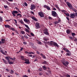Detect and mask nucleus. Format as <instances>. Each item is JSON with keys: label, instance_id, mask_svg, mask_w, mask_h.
I'll use <instances>...</instances> for the list:
<instances>
[{"label": "nucleus", "instance_id": "obj_58", "mask_svg": "<svg viewBox=\"0 0 77 77\" xmlns=\"http://www.w3.org/2000/svg\"><path fill=\"white\" fill-rule=\"evenodd\" d=\"M53 11H56V9L55 8H54L53 9H52Z\"/></svg>", "mask_w": 77, "mask_h": 77}, {"label": "nucleus", "instance_id": "obj_33", "mask_svg": "<svg viewBox=\"0 0 77 77\" xmlns=\"http://www.w3.org/2000/svg\"><path fill=\"white\" fill-rule=\"evenodd\" d=\"M44 32H48V29H45L44 30Z\"/></svg>", "mask_w": 77, "mask_h": 77}, {"label": "nucleus", "instance_id": "obj_50", "mask_svg": "<svg viewBox=\"0 0 77 77\" xmlns=\"http://www.w3.org/2000/svg\"><path fill=\"white\" fill-rule=\"evenodd\" d=\"M24 5L26 6H27V4L26 2H24Z\"/></svg>", "mask_w": 77, "mask_h": 77}, {"label": "nucleus", "instance_id": "obj_1", "mask_svg": "<svg viewBox=\"0 0 77 77\" xmlns=\"http://www.w3.org/2000/svg\"><path fill=\"white\" fill-rule=\"evenodd\" d=\"M48 44L49 45H51L52 47H54V46H56V47H59V45H58L57 43L52 41H51L50 42H48Z\"/></svg>", "mask_w": 77, "mask_h": 77}, {"label": "nucleus", "instance_id": "obj_2", "mask_svg": "<svg viewBox=\"0 0 77 77\" xmlns=\"http://www.w3.org/2000/svg\"><path fill=\"white\" fill-rule=\"evenodd\" d=\"M51 12V15L52 16H53V17H58L57 14L56 12L55 11H52Z\"/></svg>", "mask_w": 77, "mask_h": 77}, {"label": "nucleus", "instance_id": "obj_43", "mask_svg": "<svg viewBox=\"0 0 77 77\" xmlns=\"http://www.w3.org/2000/svg\"><path fill=\"white\" fill-rule=\"evenodd\" d=\"M49 20H52L53 18L49 16L48 17Z\"/></svg>", "mask_w": 77, "mask_h": 77}, {"label": "nucleus", "instance_id": "obj_31", "mask_svg": "<svg viewBox=\"0 0 77 77\" xmlns=\"http://www.w3.org/2000/svg\"><path fill=\"white\" fill-rule=\"evenodd\" d=\"M17 16H19V17H20V18H21L22 17V16L21 15V14H19L17 15Z\"/></svg>", "mask_w": 77, "mask_h": 77}, {"label": "nucleus", "instance_id": "obj_15", "mask_svg": "<svg viewBox=\"0 0 77 77\" xmlns=\"http://www.w3.org/2000/svg\"><path fill=\"white\" fill-rule=\"evenodd\" d=\"M66 33H67V34H69L70 33H71V30L68 29L66 30Z\"/></svg>", "mask_w": 77, "mask_h": 77}, {"label": "nucleus", "instance_id": "obj_42", "mask_svg": "<svg viewBox=\"0 0 77 77\" xmlns=\"http://www.w3.org/2000/svg\"><path fill=\"white\" fill-rule=\"evenodd\" d=\"M25 30L26 32H27V33H29V30L27 29H25Z\"/></svg>", "mask_w": 77, "mask_h": 77}, {"label": "nucleus", "instance_id": "obj_4", "mask_svg": "<svg viewBox=\"0 0 77 77\" xmlns=\"http://www.w3.org/2000/svg\"><path fill=\"white\" fill-rule=\"evenodd\" d=\"M62 63L65 66H66L69 64V63L68 62H66L65 60L62 61Z\"/></svg>", "mask_w": 77, "mask_h": 77}, {"label": "nucleus", "instance_id": "obj_8", "mask_svg": "<svg viewBox=\"0 0 77 77\" xmlns=\"http://www.w3.org/2000/svg\"><path fill=\"white\" fill-rule=\"evenodd\" d=\"M6 60L8 61V62L9 64L11 65V64H14V62H10V60L9 59L8 57H6Z\"/></svg>", "mask_w": 77, "mask_h": 77}, {"label": "nucleus", "instance_id": "obj_16", "mask_svg": "<svg viewBox=\"0 0 77 77\" xmlns=\"http://www.w3.org/2000/svg\"><path fill=\"white\" fill-rule=\"evenodd\" d=\"M36 26L37 28H39V27H40V26H39V23L38 22L36 23Z\"/></svg>", "mask_w": 77, "mask_h": 77}, {"label": "nucleus", "instance_id": "obj_30", "mask_svg": "<svg viewBox=\"0 0 77 77\" xmlns=\"http://www.w3.org/2000/svg\"><path fill=\"white\" fill-rule=\"evenodd\" d=\"M67 16V17H69V14L68 13H64Z\"/></svg>", "mask_w": 77, "mask_h": 77}, {"label": "nucleus", "instance_id": "obj_51", "mask_svg": "<svg viewBox=\"0 0 77 77\" xmlns=\"http://www.w3.org/2000/svg\"><path fill=\"white\" fill-rule=\"evenodd\" d=\"M43 63H44V64H45L47 63V61H45L43 62Z\"/></svg>", "mask_w": 77, "mask_h": 77}, {"label": "nucleus", "instance_id": "obj_35", "mask_svg": "<svg viewBox=\"0 0 77 77\" xmlns=\"http://www.w3.org/2000/svg\"><path fill=\"white\" fill-rule=\"evenodd\" d=\"M10 74H13L14 70L12 69L11 70V72H10Z\"/></svg>", "mask_w": 77, "mask_h": 77}, {"label": "nucleus", "instance_id": "obj_56", "mask_svg": "<svg viewBox=\"0 0 77 77\" xmlns=\"http://www.w3.org/2000/svg\"><path fill=\"white\" fill-rule=\"evenodd\" d=\"M6 70L7 72H9L10 71L9 69H6Z\"/></svg>", "mask_w": 77, "mask_h": 77}, {"label": "nucleus", "instance_id": "obj_23", "mask_svg": "<svg viewBox=\"0 0 77 77\" xmlns=\"http://www.w3.org/2000/svg\"><path fill=\"white\" fill-rule=\"evenodd\" d=\"M32 20H35V21H37V19L35 18V17H32Z\"/></svg>", "mask_w": 77, "mask_h": 77}, {"label": "nucleus", "instance_id": "obj_53", "mask_svg": "<svg viewBox=\"0 0 77 77\" xmlns=\"http://www.w3.org/2000/svg\"><path fill=\"white\" fill-rule=\"evenodd\" d=\"M31 36H35V35H34V34H33L32 32L31 33Z\"/></svg>", "mask_w": 77, "mask_h": 77}, {"label": "nucleus", "instance_id": "obj_55", "mask_svg": "<svg viewBox=\"0 0 77 77\" xmlns=\"http://www.w3.org/2000/svg\"><path fill=\"white\" fill-rule=\"evenodd\" d=\"M39 71H42V68H39Z\"/></svg>", "mask_w": 77, "mask_h": 77}, {"label": "nucleus", "instance_id": "obj_11", "mask_svg": "<svg viewBox=\"0 0 77 77\" xmlns=\"http://www.w3.org/2000/svg\"><path fill=\"white\" fill-rule=\"evenodd\" d=\"M44 7L45 8H46L48 11H51L50 8L48 6L45 5H44Z\"/></svg>", "mask_w": 77, "mask_h": 77}, {"label": "nucleus", "instance_id": "obj_12", "mask_svg": "<svg viewBox=\"0 0 77 77\" xmlns=\"http://www.w3.org/2000/svg\"><path fill=\"white\" fill-rule=\"evenodd\" d=\"M63 49L64 51H66V53H70V51H69V50H68V49L66 48H63Z\"/></svg>", "mask_w": 77, "mask_h": 77}, {"label": "nucleus", "instance_id": "obj_38", "mask_svg": "<svg viewBox=\"0 0 77 77\" xmlns=\"http://www.w3.org/2000/svg\"><path fill=\"white\" fill-rule=\"evenodd\" d=\"M38 44H39L40 45H42V43L40 41H38Z\"/></svg>", "mask_w": 77, "mask_h": 77}, {"label": "nucleus", "instance_id": "obj_44", "mask_svg": "<svg viewBox=\"0 0 77 77\" xmlns=\"http://www.w3.org/2000/svg\"><path fill=\"white\" fill-rule=\"evenodd\" d=\"M4 7L5 8V9H7L8 8V6H7V5H4Z\"/></svg>", "mask_w": 77, "mask_h": 77}, {"label": "nucleus", "instance_id": "obj_36", "mask_svg": "<svg viewBox=\"0 0 77 77\" xmlns=\"http://www.w3.org/2000/svg\"><path fill=\"white\" fill-rule=\"evenodd\" d=\"M24 37L25 38H26V39H28V38H29V37H27V35H24Z\"/></svg>", "mask_w": 77, "mask_h": 77}, {"label": "nucleus", "instance_id": "obj_19", "mask_svg": "<svg viewBox=\"0 0 77 77\" xmlns=\"http://www.w3.org/2000/svg\"><path fill=\"white\" fill-rule=\"evenodd\" d=\"M54 6L56 8L58 9L59 11H60V8H59V7L58 6V5H57L56 4Z\"/></svg>", "mask_w": 77, "mask_h": 77}, {"label": "nucleus", "instance_id": "obj_20", "mask_svg": "<svg viewBox=\"0 0 77 77\" xmlns=\"http://www.w3.org/2000/svg\"><path fill=\"white\" fill-rule=\"evenodd\" d=\"M5 26L6 28H11V26L9 25H5Z\"/></svg>", "mask_w": 77, "mask_h": 77}, {"label": "nucleus", "instance_id": "obj_18", "mask_svg": "<svg viewBox=\"0 0 77 77\" xmlns=\"http://www.w3.org/2000/svg\"><path fill=\"white\" fill-rule=\"evenodd\" d=\"M70 17L72 18H74V17H75V15L74 14H72L70 15Z\"/></svg>", "mask_w": 77, "mask_h": 77}, {"label": "nucleus", "instance_id": "obj_48", "mask_svg": "<svg viewBox=\"0 0 77 77\" xmlns=\"http://www.w3.org/2000/svg\"><path fill=\"white\" fill-rule=\"evenodd\" d=\"M20 22L21 24H24V22L22 20H20Z\"/></svg>", "mask_w": 77, "mask_h": 77}, {"label": "nucleus", "instance_id": "obj_60", "mask_svg": "<svg viewBox=\"0 0 77 77\" xmlns=\"http://www.w3.org/2000/svg\"><path fill=\"white\" fill-rule=\"evenodd\" d=\"M28 56H29V57H32V55L30 54H28Z\"/></svg>", "mask_w": 77, "mask_h": 77}, {"label": "nucleus", "instance_id": "obj_3", "mask_svg": "<svg viewBox=\"0 0 77 77\" xmlns=\"http://www.w3.org/2000/svg\"><path fill=\"white\" fill-rule=\"evenodd\" d=\"M66 4L67 5V6H68L69 8L71 9H72L73 8L72 6L69 2H67Z\"/></svg>", "mask_w": 77, "mask_h": 77}, {"label": "nucleus", "instance_id": "obj_59", "mask_svg": "<svg viewBox=\"0 0 77 77\" xmlns=\"http://www.w3.org/2000/svg\"><path fill=\"white\" fill-rule=\"evenodd\" d=\"M37 61H38V59H37V58H36L34 60V62H36Z\"/></svg>", "mask_w": 77, "mask_h": 77}, {"label": "nucleus", "instance_id": "obj_32", "mask_svg": "<svg viewBox=\"0 0 77 77\" xmlns=\"http://www.w3.org/2000/svg\"><path fill=\"white\" fill-rule=\"evenodd\" d=\"M24 26H25V27H27L28 29H30V28H29V27L26 24H25Z\"/></svg>", "mask_w": 77, "mask_h": 77}, {"label": "nucleus", "instance_id": "obj_17", "mask_svg": "<svg viewBox=\"0 0 77 77\" xmlns=\"http://www.w3.org/2000/svg\"><path fill=\"white\" fill-rule=\"evenodd\" d=\"M24 21L25 22H26V23L28 22L29 23H30V20H29L24 19Z\"/></svg>", "mask_w": 77, "mask_h": 77}, {"label": "nucleus", "instance_id": "obj_64", "mask_svg": "<svg viewBox=\"0 0 77 77\" xmlns=\"http://www.w3.org/2000/svg\"><path fill=\"white\" fill-rule=\"evenodd\" d=\"M25 53H26V54H29V52L27 51H26L25 52Z\"/></svg>", "mask_w": 77, "mask_h": 77}, {"label": "nucleus", "instance_id": "obj_7", "mask_svg": "<svg viewBox=\"0 0 77 77\" xmlns=\"http://www.w3.org/2000/svg\"><path fill=\"white\" fill-rule=\"evenodd\" d=\"M36 9L35 5L33 4H32L31 5L30 9L31 10H33V9Z\"/></svg>", "mask_w": 77, "mask_h": 77}, {"label": "nucleus", "instance_id": "obj_5", "mask_svg": "<svg viewBox=\"0 0 77 77\" xmlns=\"http://www.w3.org/2000/svg\"><path fill=\"white\" fill-rule=\"evenodd\" d=\"M29 45H30V46L32 48H35V49H36V46H34V44L32 42H30L29 43Z\"/></svg>", "mask_w": 77, "mask_h": 77}, {"label": "nucleus", "instance_id": "obj_41", "mask_svg": "<svg viewBox=\"0 0 77 77\" xmlns=\"http://www.w3.org/2000/svg\"><path fill=\"white\" fill-rule=\"evenodd\" d=\"M72 36H75V33H72Z\"/></svg>", "mask_w": 77, "mask_h": 77}, {"label": "nucleus", "instance_id": "obj_49", "mask_svg": "<svg viewBox=\"0 0 77 77\" xmlns=\"http://www.w3.org/2000/svg\"><path fill=\"white\" fill-rule=\"evenodd\" d=\"M14 21H15L16 24H17V20H16L15 19H14Z\"/></svg>", "mask_w": 77, "mask_h": 77}, {"label": "nucleus", "instance_id": "obj_57", "mask_svg": "<svg viewBox=\"0 0 77 77\" xmlns=\"http://www.w3.org/2000/svg\"><path fill=\"white\" fill-rule=\"evenodd\" d=\"M23 43L24 45H26V44H27V43H26V42H23Z\"/></svg>", "mask_w": 77, "mask_h": 77}, {"label": "nucleus", "instance_id": "obj_54", "mask_svg": "<svg viewBox=\"0 0 77 77\" xmlns=\"http://www.w3.org/2000/svg\"><path fill=\"white\" fill-rule=\"evenodd\" d=\"M20 37L21 38V39H24V36H20Z\"/></svg>", "mask_w": 77, "mask_h": 77}, {"label": "nucleus", "instance_id": "obj_39", "mask_svg": "<svg viewBox=\"0 0 77 77\" xmlns=\"http://www.w3.org/2000/svg\"><path fill=\"white\" fill-rule=\"evenodd\" d=\"M8 57V59H12V57H5V59H6V57Z\"/></svg>", "mask_w": 77, "mask_h": 77}, {"label": "nucleus", "instance_id": "obj_21", "mask_svg": "<svg viewBox=\"0 0 77 77\" xmlns=\"http://www.w3.org/2000/svg\"><path fill=\"white\" fill-rule=\"evenodd\" d=\"M40 55L42 57L43 59H46V57H45V55H44L42 54H41Z\"/></svg>", "mask_w": 77, "mask_h": 77}, {"label": "nucleus", "instance_id": "obj_22", "mask_svg": "<svg viewBox=\"0 0 77 77\" xmlns=\"http://www.w3.org/2000/svg\"><path fill=\"white\" fill-rule=\"evenodd\" d=\"M5 39L2 38L1 39V42L2 43V44H4L5 43Z\"/></svg>", "mask_w": 77, "mask_h": 77}, {"label": "nucleus", "instance_id": "obj_34", "mask_svg": "<svg viewBox=\"0 0 77 77\" xmlns=\"http://www.w3.org/2000/svg\"><path fill=\"white\" fill-rule=\"evenodd\" d=\"M66 55L67 56H71V52H70L69 53H67L66 54Z\"/></svg>", "mask_w": 77, "mask_h": 77}, {"label": "nucleus", "instance_id": "obj_6", "mask_svg": "<svg viewBox=\"0 0 77 77\" xmlns=\"http://www.w3.org/2000/svg\"><path fill=\"white\" fill-rule=\"evenodd\" d=\"M18 13V11H13L12 12V14L13 15V16L14 17H15V16L16 15L15 14H17Z\"/></svg>", "mask_w": 77, "mask_h": 77}, {"label": "nucleus", "instance_id": "obj_61", "mask_svg": "<svg viewBox=\"0 0 77 77\" xmlns=\"http://www.w3.org/2000/svg\"><path fill=\"white\" fill-rule=\"evenodd\" d=\"M66 77H70V75H69L67 74L66 75Z\"/></svg>", "mask_w": 77, "mask_h": 77}, {"label": "nucleus", "instance_id": "obj_26", "mask_svg": "<svg viewBox=\"0 0 77 77\" xmlns=\"http://www.w3.org/2000/svg\"><path fill=\"white\" fill-rule=\"evenodd\" d=\"M43 39L44 40V41H48V38H47L44 37L43 38Z\"/></svg>", "mask_w": 77, "mask_h": 77}, {"label": "nucleus", "instance_id": "obj_52", "mask_svg": "<svg viewBox=\"0 0 77 77\" xmlns=\"http://www.w3.org/2000/svg\"><path fill=\"white\" fill-rule=\"evenodd\" d=\"M74 14L75 15V17H77V12L75 13Z\"/></svg>", "mask_w": 77, "mask_h": 77}, {"label": "nucleus", "instance_id": "obj_13", "mask_svg": "<svg viewBox=\"0 0 77 77\" xmlns=\"http://www.w3.org/2000/svg\"><path fill=\"white\" fill-rule=\"evenodd\" d=\"M2 60H3L4 62V63L5 64V65H7V64H8V61H7V60H5V59H2Z\"/></svg>", "mask_w": 77, "mask_h": 77}, {"label": "nucleus", "instance_id": "obj_27", "mask_svg": "<svg viewBox=\"0 0 77 77\" xmlns=\"http://www.w3.org/2000/svg\"><path fill=\"white\" fill-rule=\"evenodd\" d=\"M72 10L73 11H74L75 12H77V10L75 8H72Z\"/></svg>", "mask_w": 77, "mask_h": 77}, {"label": "nucleus", "instance_id": "obj_14", "mask_svg": "<svg viewBox=\"0 0 77 77\" xmlns=\"http://www.w3.org/2000/svg\"><path fill=\"white\" fill-rule=\"evenodd\" d=\"M43 68L44 70H47V69H50V68L48 67H46L45 66H43Z\"/></svg>", "mask_w": 77, "mask_h": 77}, {"label": "nucleus", "instance_id": "obj_63", "mask_svg": "<svg viewBox=\"0 0 77 77\" xmlns=\"http://www.w3.org/2000/svg\"><path fill=\"white\" fill-rule=\"evenodd\" d=\"M15 32H16V33H17V34H18V31H17V30H15Z\"/></svg>", "mask_w": 77, "mask_h": 77}, {"label": "nucleus", "instance_id": "obj_40", "mask_svg": "<svg viewBox=\"0 0 77 77\" xmlns=\"http://www.w3.org/2000/svg\"><path fill=\"white\" fill-rule=\"evenodd\" d=\"M11 30H12L13 31H15V30L14 28L13 27L11 28Z\"/></svg>", "mask_w": 77, "mask_h": 77}, {"label": "nucleus", "instance_id": "obj_25", "mask_svg": "<svg viewBox=\"0 0 77 77\" xmlns=\"http://www.w3.org/2000/svg\"><path fill=\"white\" fill-rule=\"evenodd\" d=\"M1 53H2L4 55H6V53H5V52H4L3 51L1 50Z\"/></svg>", "mask_w": 77, "mask_h": 77}, {"label": "nucleus", "instance_id": "obj_24", "mask_svg": "<svg viewBox=\"0 0 77 77\" xmlns=\"http://www.w3.org/2000/svg\"><path fill=\"white\" fill-rule=\"evenodd\" d=\"M20 58H21V59L22 60H25V58H24V57L21 56L20 57Z\"/></svg>", "mask_w": 77, "mask_h": 77}, {"label": "nucleus", "instance_id": "obj_46", "mask_svg": "<svg viewBox=\"0 0 77 77\" xmlns=\"http://www.w3.org/2000/svg\"><path fill=\"white\" fill-rule=\"evenodd\" d=\"M59 23V22L57 21H55L54 22V23L55 24H58V23Z\"/></svg>", "mask_w": 77, "mask_h": 77}, {"label": "nucleus", "instance_id": "obj_10", "mask_svg": "<svg viewBox=\"0 0 77 77\" xmlns=\"http://www.w3.org/2000/svg\"><path fill=\"white\" fill-rule=\"evenodd\" d=\"M24 60L25 61L24 63H26V64H30V61L29 60L25 58V60Z\"/></svg>", "mask_w": 77, "mask_h": 77}, {"label": "nucleus", "instance_id": "obj_47", "mask_svg": "<svg viewBox=\"0 0 77 77\" xmlns=\"http://www.w3.org/2000/svg\"><path fill=\"white\" fill-rule=\"evenodd\" d=\"M30 13H31L32 14H33L34 15H35V13L33 11H30Z\"/></svg>", "mask_w": 77, "mask_h": 77}, {"label": "nucleus", "instance_id": "obj_37", "mask_svg": "<svg viewBox=\"0 0 77 77\" xmlns=\"http://www.w3.org/2000/svg\"><path fill=\"white\" fill-rule=\"evenodd\" d=\"M3 21V18L0 17V22H2Z\"/></svg>", "mask_w": 77, "mask_h": 77}, {"label": "nucleus", "instance_id": "obj_29", "mask_svg": "<svg viewBox=\"0 0 77 77\" xmlns=\"http://www.w3.org/2000/svg\"><path fill=\"white\" fill-rule=\"evenodd\" d=\"M44 33L45 35H49V33H48V31H47V32H44Z\"/></svg>", "mask_w": 77, "mask_h": 77}, {"label": "nucleus", "instance_id": "obj_28", "mask_svg": "<svg viewBox=\"0 0 77 77\" xmlns=\"http://www.w3.org/2000/svg\"><path fill=\"white\" fill-rule=\"evenodd\" d=\"M20 32L21 33H22V35H24L25 34V32H24V31L23 30L21 31Z\"/></svg>", "mask_w": 77, "mask_h": 77}, {"label": "nucleus", "instance_id": "obj_45", "mask_svg": "<svg viewBox=\"0 0 77 77\" xmlns=\"http://www.w3.org/2000/svg\"><path fill=\"white\" fill-rule=\"evenodd\" d=\"M61 11H62V12H63V13H64V14H65V13H66V11L64 10H62Z\"/></svg>", "mask_w": 77, "mask_h": 77}, {"label": "nucleus", "instance_id": "obj_62", "mask_svg": "<svg viewBox=\"0 0 77 77\" xmlns=\"http://www.w3.org/2000/svg\"><path fill=\"white\" fill-rule=\"evenodd\" d=\"M23 77H28V76H27L26 75H23Z\"/></svg>", "mask_w": 77, "mask_h": 77}, {"label": "nucleus", "instance_id": "obj_9", "mask_svg": "<svg viewBox=\"0 0 77 77\" xmlns=\"http://www.w3.org/2000/svg\"><path fill=\"white\" fill-rule=\"evenodd\" d=\"M38 14L40 17H44V14H43V13H42V12H39L38 13Z\"/></svg>", "mask_w": 77, "mask_h": 77}]
</instances>
